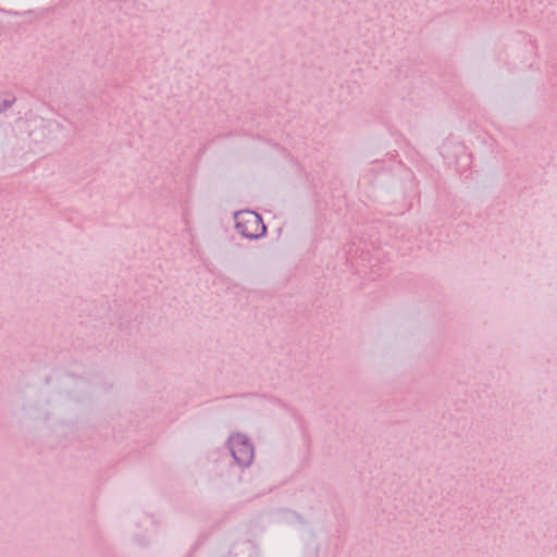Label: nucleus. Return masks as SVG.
Instances as JSON below:
<instances>
[{"label": "nucleus", "instance_id": "f257e3e1", "mask_svg": "<svg viewBox=\"0 0 557 557\" xmlns=\"http://www.w3.org/2000/svg\"><path fill=\"white\" fill-rule=\"evenodd\" d=\"M236 228L245 237L257 238L265 233V225L260 215L246 210L236 213Z\"/></svg>", "mask_w": 557, "mask_h": 557}, {"label": "nucleus", "instance_id": "f03ea898", "mask_svg": "<svg viewBox=\"0 0 557 557\" xmlns=\"http://www.w3.org/2000/svg\"><path fill=\"white\" fill-rule=\"evenodd\" d=\"M231 451L239 465H249L253 458V449L250 443L240 434L233 435L230 440Z\"/></svg>", "mask_w": 557, "mask_h": 557}]
</instances>
